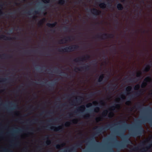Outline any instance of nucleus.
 Listing matches in <instances>:
<instances>
[{
  "label": "nucleus",
  "instance_id": "nucleus-28",
  "mask_svg": "<svg viewBox=\"0 0 152 152\" xmlns=\"http://www.w3.org/2000/svg\"><path fill=\"white\" fill-rule=\"evenodd\" d=\"M46 19L43 18L42 19L39 21L38 23V25L39 26H42L43 23L45 21Z\"/></svg>",
  "mask_w": 152,
  "mask_h": 152
},
{
  "label": "nucleus",
  "instance_id": "nucleus-32",
  "mask_svg": "<svg viewBox=\"0 0 152 152\" xmlns=\"http://www.w3.org/2000/svg\"><path fill=\"white\" fill-rule=\"evenodd\" d=\"M108 113V111L106 110L104 111L102 113V115L103 117H105L106 116Z\"/></svg>",
  "mask_w": 152,
  "mask_h": 152
},
{
  "label": "nucleus",
  "instance_id": "nucleus-33",
  "mask_svg": "<svg viewBox=\"0 0 152 152\" xmlns=\"http://www.w3.org/2000/svg\"><path fill=\"white\" fill-rule=\"evenodd\" d=\"M99 6L102 8H106V4L104 2L101 3L99 4Z\"/></svg>",
  "mask_w": 152,
  "mask_h": 152
},
{
  "label": "nucleus",
  "instance_id": "nucleus-20",
  "mask_svg": "<svg viewBox=\"0 0 152 152\" xmlns=\"http://www.w3.org/2000/svg\"><path fill=\"white\" fill-rule=\"evenodd\" d=\"M58 51L60 52L68 53V49H67V47H66L64 48H59L58 49Z\"/></svg>",
  "mask_w": 152,
  "mask_h": 152
},
{
  "label": "nucleus",
  "instance_id": "nucleus-6",
  "mask_svg": "<svg viewBox=\"0 0 152 152\" xmlns=\"http://www.w3.org/2000/svg\"><path fill=\"white\" fill-rule=\"evenodd\" d=\"M82 142L77 143L75 145L65 150L63 152H77L78 148L82 147Z\"/></svg>",
  "mask_w": 152,
  "mask_h": 152
},
{
  "label": "nucleus",
  "instance_id": "nucleus-41",
  "mask_svg": "<svg viewBox=\"0 0 152 152\" xmlns=\"http://www.w3.org/2000/svg\"><path fill=\"white\" fill-rule=\"evenodd\" d=\"M120 99L122 101H123L126 99L125 96L123 95H121L120 96Z\"/></svg>",
  "mask_w": 152,
  "mask_h": 152
},
{
  "label": "nucleus",
  "instance_id": "nucleus-16",
  "mask_svg": "<svg viewBox=\"0 0 152 152\" xmlns=\"http://www.w3.org/2000/svg\"><path fill=\"white\" fill-rule=\"evenodd\" d=\"M56 79L52 83H49L48 84V89L50 90H52L54 88V86L56 84Z\"/></svg>",
  "mask_w": 152,
  "mask_h": 152
},
{
  "label": "nucleus",
  "instance_id": "nucleus-10",
  "mask_svg": "<svg viewBox=\"0 0 152 152\" xmlns=\"http://www.w3.org/2000/svg\"><path fill=\"white\" fill-rule=\"evenodd\" d=\"M90 56L88 55H86L85 56H83V57H78L77 58L75 59L73 61L75 62H78L79 61H85L86 59L90 58Z\"/></svg>",
  "mask_w": 152,
  "mask_h": 152
},
{
  "label": "nucleus",
  "instance_id": "nucleus-13",
  "mask_svg": "<svg viewBox=\"0 0 152 152\" xmlns=\"http://www.w3.org/2000/svg\"><path fill=\"white\" fill-rule=\"evenodd\" d=\"M3 39L5 40H12L13 39H15L16 38L7 37L5 35H1L0 36V39Z\"/></svg>",
  "mask_w": 152,
  "mask_h": 152
},
{
  "label": "nucleus",
  "instance_id": "nucleus-22",
  "mask_svg": "<svg viewBox=\"0 0 152 152\" xmlns=\"http://www.w3.org/2000/svg\"><path fill=\"white\" fill-rule=\"evenodd\" d=\"M80 68L85 71H88L90 69V66L88 65H85L80 67Z\"/></svg>",
  "mask_w": 152,
  "mask_h": 152
},
{
  "label": "nucleus",
  "instance_id": "nucleus-26",
  "mask_svg": "<svg viewBox=\"0 0 152 152\" xmlns=\"http://www.w3.org/2000/svg\"><path fill=\"white\" fill-rule=\"evenodd\" d=\"M132 89V87L131 86H128L126 88V91L127 92L128 94H129L130 93Z\"/></svg>",
  "mask_w": 152,
  "mask_h": 152
},
{
  "label": "nucleus",
  "instance_id": "nucleus-17",
  "mask_svg": "<svg viewBox=\"0 0 152 152\" xmlns=\"http://www.w3.org/2000/svg\"><path fill=\"white\" fill-rule=\"evenodd\" d=\"M142 108V104L141 103L139 102L137 104V105L134 106L133 107H130L129 108V110L130 111H132L134 109L137 108L138 109H140Z\"/></svg>",
  "mask_w": 152,
  "mask_h": 152
},
{
  "label": "nucleus",
  "instance_id": "nucleus-45",
  "mask_svg": "<svg viewBox=\"0 0 152 152\" xmlns=\"http://www.w3.org/2000/svg\"><path fill=\"white\" fill-rule=\"evenodd\" d=\"M95 93H94V92H92L90 94H88L87 95V96L89 98H91V97L92 96H93L95 94Z\"/></svg>",
  "mask_w": 152,
  "mask_h": 152
},
{
  "label": "nucleus",
  "instance_id": "nucleus-38",
  "mask_svg": "<svg viewBox=\"0 0 152 152\" xmlns=\"http://www.w3.org/2000/svg\"><path fill=\"white\" fill-rule=\"evenodd\" d=\"M38 119L37 118H35L33 120H32V121H30L29 123H32L33 124L35 123H37V121H38Z\"/></svg>",
  "mask_w": 152,
  "mask_h": 152
},
{
  "label": "nucleus",
  "instance_id": "nucleus-57",
  "mask_svg": "<svg viewBox=\"0 0 152 152\" xmlns=\"http://www.w3.org/2000/svg\"><path fill=\"white\" fill-rule=\"evenodd\" d=\"M42 1L45 3H48L50 2V0H42Z\"/></svg>",
  "mask_w": 152,
  "mask_h": 152
},
{
  "label": "nucleus",
  "instance_id": "nucleus-34",
  "mask_svg": "<svg viewBox=\"0 0 152 152\" xmlns=\"http://www.w3.org/2000/svg\"><path fill=\"white\" fill-rule=\"evenodd\" d=\"M142 72H141L139 71L137 73L136 76L137 77L140 78L142 76Z\"/></svg>",
  "mask_w": 152,
  "mask_h": 152
},
{
  "label": "nucleus",
  "instance_id": "nucleus-55",
  "mask_svg": "<svg viewBox=\"0 0 152 152\" xmlns=\"http://www.w3.org/2000/svg\"><path fill=\"white\" fill-rule=\"evenodd\" d=\"M137 79L136 78H130L128 80V81L130 82H134V80H136Z\"/></svg>",
  "mask_w": 152,
  "mask_h": 152
},
{
  "label": "nucleus",
  "instance_id": "nucleus-35",
  "mask_svg": "<svg viewBox=\"0 0 152 152\" xmlns=\"http://www.w3.org/2000/svg\"><path fill=\"white\" fill-rule=\"evenodd\" d=\"M72 50H73V51L76 49H77L79 48V46L77 45H72Z\"/></svg>",
  "mask_w": 152,
  "mask_h": 152
},
{
  "label": "nucleus",
  "instance_id": "nucleus-47",
  "mask_svg": "<svg viewBox=\"0 0 152 152\" xmlns=\"http://www.w3.org/2000/svg\"><path fill=\"white\" fill-rule=\"evenodd\" d=\"M99 108L98 107H95L94 110V111L95 113H97L99 110Z\"/></svg>",
  "mask_w": 152,
  "mask_h": 152
},
{
  "label": "nucleus",
  "instance_id": "nucleus-51",
  "mask_svg": "<svg viewBox=\"0 0 152 152\" xmlns=\"http://www.w3.org/2000/svg\"><path fill=\"white\" fill-rule=\"evenodd\" d=\"M71 122L72 124H76L77 122V119H74L71 121Z\"/></svg>",
  "mask_w": 152,
  "mask_h": 152
},
{
  "label": "nucleus",
  "instance_id": "nucleus-53",
  "mask_svg": "<svg viewBox=\"0 0 152 152\" xmlns=\"http://www.w3.org/2000/svg\"><path fill=\"white\" fill-rule=\"evenodd\" d=\"M63 30L64 31H66L69 30V28L67 26H64V27Z\"/></svg>",
  "mask_w": 152,
  "mask_h": 152
},
{
  "label": "nucleus",
  "instance_id": "nucleus-25",
  "mask_svg": "<svg viewBox=\"0 0 152 152\" xmlns=\"http://www.w3.org/2000/svg\"><path fill=\"white\" fill-rule=\"evenodd\" d=\"M151 80V77L150 76H147L144 79L143 82H145L146 83L148 84V83Z\"/></svg>",
  "mask_w": 152,
  "mask_h": 152
},
{
  "label": "nucleus",
  "instance_id": "nucleus-49",
  "mask_svg": "<svg viewBox=\"0 0 152 152\" xmlns=\"http://www.w3.org/2000/svg\"><path fill=\"white\" fill-rule=\"evenodd\" d=\"M70 122L67 121L64 124V126L66 127H68L71 124Z\"/></svg>",
  "mask_w": 152,
  "mask_h": 152
},
{
  "label": "nucleus",
  "instance_id": "nucleus-62",
  "mask_svg": "<svg viewBox=\"0 0 152 152\" xmlns=\"http://www.w3.org/2000/svg\"><path fill=\"white\" fill-rule=\"evenodd\" d=\"M138 149V148L137 147H135L133 148L132 149V151H134V150H137Z\"/></svg>",
  "mask_w": 152,
  "mask_h": 152
},
{
  "label": "nucleus",
  "instance_id": "nucleus-21",
  "mask_svg": "<svg viewBox=\"0 0 152 152\" xmlns=\"http://www.w3.org/2000/svg\"><path fill=\"white\" fill-rule=\"evenodd\" d=\"M120 107V105L118 104H115L114 105L111 106L110 107V110L113 111H114L116 108H118Z\"/></svg>",
  "mask_w": 152,
  "mask_h": 152
},
{
  "label": "nucleus",
  "instance_id": "nucleus-59",
  "mask_svg": "<svg viewBox=\"0 0 152 152\" xmlns=\"http://www.w3.org/2000/svg\"><path fill=\"white\" fill-rule=\"evenodd\" d=\"M2 56H4V57H9L10 58H12V56H10L9 55H6L4 54L2 55Z\"/></svg>",
  "mask_w": 152,
  "mask_h": 152
},
{
  "label": "nucleus",
  "instance_id": "nucleus-61",
  "mask_svg": "<svg viewBox=\"0 0 152 152\" xmlns=\"http://www.w3.org/2000/svg\"><path fill=\"white\" fill-rule=\"evenodd\" d=\"M112 49L113 50L115 53L116 52V49L115 46H114L112 47Z\"/></svg>",
  "mask_w": 152,
  "mask_h": 152
},
{
  "label": "nucleus",
  "instance_id": "nucleus-43",
  "mask_svg": "<svg viewBox=\"0 0 152 152\" xmlns=\"http://www.w3.org/2000/svg\"><path fill=\"white\" fill-rule=\"evenodd\" d=\"M95 93H94V92H92L90 94H88L87 95V96L89 98H91V97L92 96H93L95 94Z\"/></svg>",
  "mask_w": 152,
  "mask_h": 152
},
{
  "label": "nucleus",
  "instance_id": "nucleus-31",
  "mask_svg": "<svg viewBox=\"0 0 152 152\" xmlns=\"http://www.w3.org/2000/svg\"><path fill=\"white\" fill-rule=\"evenodd\" d=\"M150 147L151 145H148L147 146L142 148V149L141 150V152H145L146 151H147L146 149L150 148Z\"/></svg>",
  "mask_w": 152,
  "mask_h": 152
},
{
  "label": "nucleus",
  "instance_id": "nucleus-60",
  "mask_svg": "<svg viewBox=\"0 0 152 152\" xmlns=\"http://www.w3.org/2000/svg\"><path fill=\"white\" fill-rule=\"evenodd\" d=\"M33 13L34 14H38L39 13V11L38 10H35L34 11Z\"/></svg>",
  "mask_w": 152,
  "mask_h": 152
},
{
  "label": "nucleus",
  "instance_id": "nucleus-52",
  "mask_svg": "<svg viewBox=\"0 0 152 152\" xmlns=\"http://www.w3.org/2000/svg\"><path fill=\"white\" fill-rule=\"evenodd\" d=\"M3 152H12V151L10 150L5 149L3 150Z\"/></svg>",
  "mask_w": 152,
  "mask_h": 152
},
{
  "label": "nucleus",
  "instance_id": "nucleus-19",
  "mask_svg": "<svg viewBox=\"0 0 152 152\" xmlns=\"http://www.w3.org/2000/svg\"><path fill=\"white\" fill-rule=\"evenodd\" d=\"M85 109V106L83 105H81L79 107H78L77 109V111H75V113H76L78 112L79 111H80L82 112L84 111Z\"/></svg>",
  "mask_w": 152,
  "mask_h": 152
},
{
  "label": "nucleus",
  "instance_id": "nucleus-7",
  "mask_svg": "<svg viewBox=\"0 0 152 152\" xmlns=\"http://www.w3.org/2000/svg\"><path fill=\"white\" fill-rule=\"evenodd\" d=\"M97 37L98 39H104L109 38H113L114 35L113 34H108L106 33H104L101 36L98 35L96 36Z\"/></svg>",
  "mask_w": 152,
  "mask_h": 152
},
{
  "label": "nucleus",
  "instance_id": "nucleus-39",
  "mask_svg": "<svg viewBox=\"0 0 152 152\" xmlns=\"http://www.w3.org/2000/svg\"><path fill=\"white\" fill-rule=\"evenodd\" d=\"M67 49H68V52L73 51V50H72V45L67 47Z\"/></svg>",
  "mask_w": 152,
  "mask_h": 152
},
{
  "label": "nucleus",
  "instance_id": "nucleus-12",
  "mask_svg": "<svg viewBox=\"0 0 152 152\" xmlns=\"http://www.w3.org/2000/svg\"><path fill=\"white\" fill-rule=\"evenodd\" d=\"M50 136V135H46L44 136V139L47 140L43 143L44 145H49L51 144V140L49 139Z\"/></svg>",
  "mask_w": 152,
  "mask_h": 152
},
{
  "label": "nucleus",
  "instance_id": "nucleus-11",
  "mask_svg": "<svg viewBox=\"0 0 152 152\" xmlns=\"http://www.w3.org/2000/svg\"><path fill=\"white\" fill-rule=\"evenodd\" d=\"M50 128L51 130L56 132L59 131L61 132L64 129L63 125L59 126L57 127H51Z\"/></svg>",
  "mask_w": 152,
  "mask_h": 152
},
{
  "label": "nucleus",
  "instance_id": "nucleus-29",
  "mask_svg": "<svg viewBox=\"0 0 152 152\" xmlns=\"http://www.w3.org/2000/svg\"><path fill=\"white\" fill-rule=\"evenodd\" d=\"M104 74H101L99 77L98 80V81L99 82H101L102 81L103 78H104Z\"/></svg>",
  "mask_w": 152,
  "mask_h": 152
},
{
  "label": "nucleus",
  "instance_id": "nucleus-15",
  "mask_svg": "<svg viewBox=\"0 0 152 152\" xmlns=\"http://www.w3.org/2000/svg\"><path fill=\"white\" fill-rule=\"evenodd\" d=\"M83 97L81 96H79L77 98H76V100H74L72 101V103L73 104H72L73 105L74 104H78L79 103H80L82 101V99Z\"/></svg>",
  "mask_w": 152,
  "mask_h": 152
},
{
  "label": "nucleus",
  "instance_id": "nucleus-2",
  "mask_svg": "<svg viewBox=\"0 0 152 152\" xmlns=\"http://www.w3.org/2000/svg\"><path fill=\"white\" fill-rule=\"evenodd\" d=\"M140 88V86L139 84H137L134 87V90H138L137 91L134 93V94L128 98V99L129 100L126 102V104L127 105H129L131 103V100L133 97L135 96H138L140 95L142 92L143 89H141L140 90H138Z\"/></svg>",
  "mask_w": 152,
  "mask_h": 152
},
{
  "label": "nucleus",
  "instance_id": "nucleus-64",
  "mask_svg": "<svg viewBox=\"0 0 152 152\" xmlns=\"http://www.w3.org/2000/svg\"><path fill=\"white\" fill-rule=\"evenodd\" d=\"M109 152H116L113 149H111L110 150Z\"/></svg>",
  "mask_w": 152,
  "mask_h": 152
},
{
  "label": "nucleus",
  "instance_id": "nucleus-18",
  "mask_svg": "<svg viewBox=\"0 0 152 152\" xmlns=\"http://www.w3.org/2000/svg\"><path fill=\"white\" fill-rule=\"evenodd\" d=\"M54 72L55 73H59L61 75H62V73H64V75L65 77H67L68 76V74L65 73L64 72H62L61 70H59L57 68H56V69L54 70Z\"/></svg>",
  "mask_w": 152,
  "mask_h": 152
},
{
  "label": "nucleus",
  "instance_id": "nucleus-36",
  "mask_svg": "<svg viewBox=\"0 0 152 152\" xmlns=\"http://www.w3.org/2000/svg\"><path fill=\"white\" fill-rule=\"evenodd\" d=\"M9 103L12 105V106L14 108H16L17 106V104L12 102H9Z\"/></svg>",
  "mask_w": 152,
  "mask_h": 152
},
{
  "label": "nucleus",
  "instance_id": "nucleus-44",
  "mask_svg": "<svg viewBox=\"0 0 152 152\" xmlns=\"http://www.w3.org/2000/svg\"><path fill=\"white\" fill-rule=\"evenodd\" d=\"M95 93H94V92H92L90 94H88L87 95V96L89 98H91V97L92 96H93L95 94Z\"/></svg>",
  "mask_w": 152,
  "mask_h": 152
},
{
  "label": "nucleus",
  "instance_id": "nucleus-8",
  "mask_svg": "<svg viewBox=\"0 0 152 152\" xmlns=\"http://www.w3.org/2000/svg\"><path fill=\"white\" fill-rule=\"evenodd\" d=\"M71 39H73V37L72 36H69L66 38H64V39L60 40L58 43L60 44H63L66 43L67 42L70 41Z\"/></svg>",
  "mask_w": 152,
  "mask_h": 152
},
{
  "label": "nucleus",
  "instance_id": "nucleus-54",
  "mask_svg": "<svg viewBox=\"0 0 152 152\" xmlns=\"http://www.w3.org/2000/svg\"><path fill=\"white\" fill-rule=\"evenodd\" d=\"M90 115L88 114H86L84 116H83V118H90Z\"/></svg>",
  "mask_w": 152,
  "mask_h": 152
},
{
  "label": "nucleus",
  "instance_id": "nucleus-14",
  "mask_svg": "<svg viewBox=\"0 0 152 152\" xmlns=\"http://www.w3.org/2000/svg\"><path fill=\"white\" fill-rule=\"evenodd\" d=\"M91 12L93 14L95 15H100L101 13V11L96 9L94 8L91 10Z\"/></svg>",
  "mask_w": 152,
  "mask_h": 152
},
{
  "label": "nucleus",
  "instance_id": "nucleus-23",
  "mask_svg": "<svg viewBox=\"0 0 152 152\" xmlns=\"http://www.w3.org/2000/svg\"><path fill=\"white\" fill-rule=\"evenodd\" d=\"M57 24V22H55L53 23H48L46 24V25L48 27L50 28H53Z\"/></svg>",
  "mask_w": 152,
  "mask_h": 152
},
{
  "label": "nucleus",
  "instance_id": "nucleus-4",
  "mask_svg": "<svg viewBox=\"0 0 152 152\" xmlns=\"http://www.w3.org/2000/svg\"><path fill=\"white\" fill-rule=\"evenodd\" d=\"M138 130L136 131L132 132L131 135L133 137H140L144 132V130L141 124H138L137 126Z\"/></svg>",
  "mask_w": 152,
  "mask_h": 152
},
{
  "label": "nucleus",
  "instance_id": "nucleus-37",
  "mask_svg": "<svg viewBox=\"0 0 152 152\" xmlns=\"http://www.w3.org/2000/svg\"><path fill=\"white\" fill-rule=\"evenodd\" d=\"M64 144H62L61 145L59 144H57L56 146V148L57 149H59L61 148V147L64 146Z\"/></svg>",
  "mask_w": 152,
  "mask_h": 152
},
{
  "label": "nucleus",
  "instance_id": "nucleus-1",
  "mask_svg": "<svg viewBox=\"0 0 152 152\" xmlns=\"http://www.w3.org/2000/svg\"><path fill=\"white\" fill-rule=\"evenodd\" d=\"M118 123L114 124H109L105 125L104 127H98L96 126L93 128V129H96L93 135L90 138H87L83 142L89 143L91 141H95L96 136H99L104 133L106 131L110 129H111L114 125H117Z\"/></svg>",
  "mask_w": 152,
  "mask_h": 152
},
{
  "label": "nucleus",
  "instance_id": "nucleus-58",
  "mask_svg": "<svg viewBox=\"0 0 152 152\" xmlns=\"http://www.w3.org/2000/svg\"><path fill=\"white\" fill-rule=\"evenodd\" d=\"M113 113L112 112H110L109 113V114H108V117H112V116H113Z\"/></svg>",
  "mask_w": 152,
  "mask_h": 152
},
{
  "label": "nucleus",
  "instance_id": "nucleus-46",
  "mask_svg": "<svg viewBox=\"0 0 152 152\" xmlns=\"http://www.w3.org/2000/svg\"><path fill=\"white\" fill-rule=\"evenodd\" d=\"M95 93H94V92H92L90 94H88L87 95V96L89 98H91V97L92 96H93L95 94Z\"/></svg>",
  "mask_w": 152,
  "mask_h": 152
},
{
  "label": "nucleus",
  "instance_id": "nucleus-56",
  "mask_svg": "<svg viewBox=\"0 0 152 152\" xmlns=\"http://www.w3.org/2000/svg\"><path fill=\"white\" fill-rule=\"evenodd\" d=\"M92 105V104L91 103H88V104H87L86 105V107L88 108V107H89L91 106Z\"/></svg>",
  "mask_w": 152,
  "mask_h": 152
},
{
  "label": "nucleus",
  "instance_id": "nucleus-50",
  "mask_svg": "<svg viewBox=\"0 0 152 152\" xmlns=\"http://www.w3.org/2000/svg\"><path fill=\"white\" fill-rule=\"evenodd\" d=\"M110 85H111V86L112 87H113V88H117V85L115 84H111V85H107V87H110Z\"/></svg>",
  "mask_w": 152,
  "mask_h": 152
},
{
  "label": "nucleus",
  "instance_id": "nucleus-42",
  "mask_svg": "<svg viewBox=\"0 0 152 152\" xmlns=\"http://www.w3.org/2000/svg\"><path fill=\"white\" fill-rule=\"evenodd\" d=\"M95 93H94V92H92L90 94H88L87 95V96L89 98H91V97L92 96H93L95 94Z\"/></svg>",
  "mask_w": 152,
  "mask_h": 152
},
{
  "label": "nucleus",
  "instance_id": "nucleus-9",
  "mask_svg": "<svg viewBox=\"0 0 152 152\" xmlns=\"http://www.w3.org/2000/svg\"><path fill=\"white\" fill-rule=\"evenodd\" d=\"M122 123L124 124V125L121 127L122 130L124 132H125L127 129L130 130L132 127L131 125L127 124L124 121H122Z\"/></svg>",
  "mask_w": 152,
  "mask_h": 152
},
{
  "label": "nucleus",
  "instance_id": "nucleus-48",
  "mask_svg": "<svg viewBox=\"0 0 152 152\" xmlns=\"http://www.w3.org/2000/svg\"><path fill=\"white\" fill-rule=\"evenodd\" d=\"M8 79L5 78H2L0 79V82H6Z\"/></svg>",
  "mask_w": 152,
  "mask_h": 152
},
{
  "label": "nucleus",
  "instance_id": "nucleus-24",
  "mask_svg": "<svg viewBox=\"0 0 152 152\" xmlns=\"http://www.w3.org/2000/svg\"><path fill=\"white\" fill-rule=\"evenodd\" d=\"M151 68V66L149 64H147L145 67V69L143 70L144 72H148L150 70Z\"/></svg>",
  "mask_w": 152,
  "mask_h": 152
},
{
  "label": "nucleus",
  "instance_id": "nucleus-30",
  "mask_svg": "<svg viewBox=\"0 0 152 152\" xmlns=\"http://www.w3.org/2000/svg\"><path fill=\"white\" fill-rule=\"evenodd\" d=\"M66 2L65 0H59L58 4L60 5H62L64 4Z\"/></svg>",
  "mask_w": 152,
  "mask_h": 152
},
{
  "label": "nucleus",
  "instance_id": "nucleus-40",
  "mask_svg": "<svg viewBox=\"0 0 152 152\" xmlns=\"http://www.w3.org/2000/svg\"><path fill=\"white\" fill-rule=\"evenodd\" d=\"M147 84L145 82H143L142 83L141 86V87L142 88H144L146 87V86H147Z\"/></svg>",
  "mask_w": 152,
  "mask_h": 152
},
{
  "label": "nucleus",
  "instance_id": "nucleus-3",
  "mask_svg": "<svg viewBox=\"0 0 152 152\" xmlns=\"http://www.w3.org/2000/svg\"><path fill=\"white\" fill-rule=\"evenodd\" d=\"M144 108L151 112V114L149 116V118H147L145 117L142 118L140 121L137 120V122L138 124L140 123L142 124L146 121L149 123L151 126H152V108L150 106H148L147 108Z\"/></svg>",
  "mask_w": 152,
  "mask_h": 152
},
{
  "label": "nucleus",
  "instance_id": "nucleus-63",
  "mask_svg": "<svg viewBox=\"0 0 152 152\" xmlns=\"http://www.w3.org/2000/svg\"><path fill=\"white\" fill-rule=\"evenodd\" d=\"M100 103L101 105H104V100H101L100 102Z\"/></svg>",
  "mask_w": 152,
  "mask_h": 152
},
{
  "label": "nucleus",
  "instance_id": "nucleus-5",
  "mask_svg": "<svg viewBox=\"0 0 152 152\" xmlns=\"http://www.w3.org/2000/svg\"><path fill=\"white\" fill-rule=\"evenodd\" d=\"M124 139V142L123 143H121L119 145L116 147L117 148H122L125 147H127L128 145L132 144V142L131 140L128 138L127 135L122 134Z\"/></svg>",
  "mask_w": 152,
  "mask_h": 152
},
{
  "label": "nucleus",
  "instance_id": "nucleus-27",
  "mask_svg": "<svg viewBox=\"0 0 152 152\" xmlns=\"http://www.w3.org/2000/svg\"><path fill=\"white\" fill-rule=\"evenodd\" d=\"M117 7L119 10H121L124 8L123 5L120 3H118L117 4Z\"/></svg>",
  "mask_w": 152,
  "mask_h": 152
}]
</instances>
